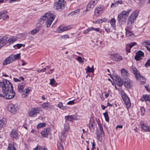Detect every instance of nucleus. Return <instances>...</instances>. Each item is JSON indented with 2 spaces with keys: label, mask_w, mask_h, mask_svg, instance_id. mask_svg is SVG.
<instances>
[{
  "label": "nucleus",
  "mask_w": 150,
  "mask_h": 150,
  "mask_svg": "<svg viewBox=\"0 0 150 150\" xmlns=\"http://www.w3.org/2000/svg\"><path fill=\"white\" fill-rule=\"evenodd\" d=\"M3 85L2 91L4 96L7 99H11L13 98L15 96L16 93L13 89L12 84L9 81H6L3 83H1Z\"/></svg>",
  "instance_id": "1"
},
{
  "label": "nucleus",
  "mask_w": 150,
  "mask_h": 150,
  "mask_svg": "<svg viewBox=\"0 0 150 150\" xmlns=\"http://www.w3.org/2000/svg\"><path fill=\"white\" fill-rule=\"evenodd\" d=\"M55 16L53 14L50 12L46 13L45 15L42 16V17L40 19L39 21L41 22L42 21V23H45L47 27H49L51 25Z\"/></svg>",
  "instance_id": "2"
},
{
  "label": "nucleus",
  "mask_w": 150,
  "mask_h": 150,
  "mask_svg": "<svg viewBox=\"0 0 150 150\" xmlns=\"http://www.w3.org/2000/svg\"><path fill=\"white\" fill-rule=\"evenodd\" d=\"M138 15V12L134 11L129 17L127 22V25L125 29H132L135 20Z\"/></svg>",
  "instance_id": "3"
},
{
  "label": "nucleus",
  "mask_w": 150,
  "mask_h": 150,
  "mask_svg": "<svg viewBox=\"0 0 150 150\" xmlns=\"http://www.w3.org/2000/svg\"><path fill=\"white\" fill-rule=\"evenodd\" d=\"M131 11V10L129 9L128 11H123L118 16L117 20L120 25L126 22Z\"/></svg>",
  "instance_id": "4"
},
{
  "label": "nucleus",
  "mask_w": 150,
  "mask_h": 150,
  "mask_svg": "<svg viewBox=\"0 0 150 150\" xmlns=\"http://www.w3.org/2000/svg\"><path fill=\"white\" fill-rule=\"evenodd\" d=\"M66 5V1L64 0H58L55 3L54 7L56 9L61 11Z\"/></svg>",
  "instance_id": "5"
},
{
  "label": "nucleus",
  "mask_w": 150,
  "mask_h": 150,
  "mask_svg": "<svg viewBox=\"0 0 150 150\" xmlns=\"http://www.w3.org/2000/svg\"><path fill=\"white\" fill-rule=\"evenodd\" d=\"M122 99L126 105L127 108H129L131 106V104L129 97L125 92H123L121 95Z\"/></svg>",
  "instance_id": "6"
},
{
  "label": "nucleus",
  "mask_w": 150,
  "mask_h": 150,
  "mask_svg": "<svg viewBox=\"0 0 150 150\" xmlns=\"http://www.w3.org/2000/svg\"><path fill=\"white\" fill-rule=\"evenodd\" d=\"M104 8L103 6L99 5L95 9L94 14L96 16H98L101 15L103 13Z\"/></svg>",
  "instance_id": "7"
},
{
  "label": "nucleus",
  "mask_w": 150,
  "mask_h": 150,
  "mask_svg": "<svg viewBox=\"0 0 150 150\" xmlns=\"http://www.w3.org/2000/svg\"><path fill=\"white\" fill-rule=\"evenodd\" d=\"M98 0H91L87 4L86 10L90 11L93 8L98 2Z\"/></svg>",
  "instance_id": "8"
},
{
  "label": "nucleus",
  "mask_w": 150,
  "mask_h": 150,
  "mask_svg": "<svg viewBox=\"0 0 150 150\" xmlns=\"http://www.w3.org/2000/svg\"><path fill=\"white\" fill-rule=\"evenodd\" d=\"M40 108L39 107L34 108L31 109L29 113L31 117H35L37 113H39Z\"/></svg>",
  "instance_id": "9"
},
{
  "label": "nucleus",
  "mask_w": 150,
  "mask_h": 150,
  "mask_svg": "<svg viewBox=\"0 0 150 150\" xmlns=\"http://www.w3.org/2000/svg\"><path fill=\"white\" fill-rule=\"evenodd\" d=\"M130 70L134 74L136 79H138V75H140V73L137 69L134 66H132L130 67Z\"/></svg>",
  "instance_id": "10"
},
{
  "label": "nucleus",
  "mask_w": 150,
  "mask_h": 150,
  "mask_svg": "<svg viewBox=\"0 0 150 150\" xmlns=\"http://www.w3.org/2000/svg\"><path fill=\"white\" fill-rule=\"evenodd\" d=\"M10 135L13 140L14 139H18V134L17 131L15 129L12 130L10 133Z\"/></svg>",
  "instance_id": "11"
},
{
  "label": "nucleus",
  "mask_w": 150,
  "mask_h": 150,
  "mask_svg": "<svg viewBox=\"0 0 150 150\" xmlns=\"http://www.w3.org/2000/svg\"><path fill=\"white\" fill-rule=\"evenodd\" d=\"M14 61L11 55H10L4 61L3 64V65H6L8 64L12 63Z\"/></svg>",
  "instance_id": "12"
},
{
  "label": "nucleus",
  "mask_w": 150,
  "mask_h": 150,
  "mask_svg": "<svg viewBox=\"0 0 150 150\" xmlns=\"http://www.w3.org/2000/svg\"><path fill=\"white\" fill-rule=\"evenodd\" d=\"M112 59L115 61L118 62L122 60L123 58L122 56L117 53L113 54L112 55Z\"/></svg>",
  "instance_id": "13"
},
{
  "label": "nucleus",
  "mask_w": 150,
  "mask_h": 150,
  "mask_svg": "<svg viewBox=\"0 0 150 150\" xmlns=\"http://www.w3.org/2000/svg\"><path fill=\"white\" fill-rule=\"evenodd\" d=\"M144 57V53L141 51H139L136 53L134 58L137 61H138L142 59L141 57Z\"/></svg>",
  "instance_id": "14"
},
{
  "label": "nucleus",
  "mask_w": 150,
  "mask_h": 150,
  "mask_svg": "<svg viewBox=\"0 0 150 150\" xmlns=\"http://www.w3.org/2000/svg\"><path fill=\"white\" fill-rule=\"evenodd\" d=\"M9 111L13 114H15L18 110L17 105H10L8 107Z\"/></svg>",
  "instance_id": "15"
},
{
  "label": "nucleus",
  "mask_w": 150,
  "mask_h": 150,
  "mask_svg": "<svg viewBox=\"0 0 150 150\" xmlns=\"http://www.w3.org/2000/svg\"><path fill=\"white\" fill-rule=\"evenodd\" d=\"M51 130L49 128H45L41 132L42 136L45 137H47L48 134H50Z\"/></svg>",
  "instance_id": "16"
},
{
  "label": "nucleus",
  "mask_w": 150,
  "mask_h": 150,
  "mask_svg": "<svg viewBox=\"0 0 150 150\" xmlns=\"http://www.w3.org/2000/svg\"><path fill=\"white\" fill-rule=\"evenodd\" d=\"M7 13V11L4 10L0 12V19H2L3 20L8 19L9 16L6 14Z\"/></svg>",
  "instance_id": "17"
},
{
  "label": "nucleus",
  "mask_w": 150,
  "mask_h": 150,
  "mask_svg": "<svg viewBox=\"0 0 150 150\" xmlns=\"http://www.w3.org/2000/svg\"><path fill=\"white\" fill-rule=\"evenodd\" d=\"M124 84L126 88H129L133 86V82L132 80H128L127 81H124Z\"/></svg>",
  "instance_id": "18"
},
{
  "label": "nucleus",
  "mask_w": 150,
  "mask_h": 150,
  "mask_svg": "<svg viewBox=\"0 0 150 150\" xmlns=\"http://www.w3.org/2000/svg\"><path fill=\"white\" fill-rule=\"evenodd\" d=\"M7 43L6 36H4L2 38H0V48L3 46Z\"/></svg>",
  "instance_id": "19"
},
{
  "label": "nucleus",
  "mask_w": 150,
  "mask_h": 150,
  "mask_svg": "<svg viewBox=\"0 0 150 150\" xmlns=\"http://www.w3.org/2000/svg\"><path fill=\"white\" fill-rule=\"evenodd\" d=\"M96 133L98 140L100 142H101L102 139V137L105 135L104 132H103V134L102 133H101V132H100V133L99 130H97Z\"/></svg>",
  "instance_id": "20"
},
{
  "label": "nucleus",
  "mask_w": 150,
  "mask_h": 150,
  "mask_svg": "<svg viewBox=\"0 0 150 150\" xmlns=\"http://www.w3.org/2000/svg\"><path fill=\"white\" fill-rule=\"evenodd\" d=\"M42 107L46 109L50 110L52 108V106L49 103H44L42 104Z\"/></svg>",
  "instance_id": "21"
},
{
  "label": "nucleus",
  "mask_w": 150,
  "mask_h": 150,
  "mask_svg": "<svg viewBox=\"0 0 150 150\" xmlns=\"http://www.w3.org/2000/svg\"><path fill=\"white\" fill-rule=\"evenodd\" d=\"M121 72L122 76L124 78H125L126 77H127L129 75V74L125 69L123 68L122 69Z\"/></svg>",
  "instance_id": "22"
},
{
  "label": "nucleus",
  "mask_w": 150,
  "mask_h": 150,
  "mask_svg": "<svg viewBox=\"0 0 150 150\" xmlns=\"http://www.w3.org/2000/svg\"><path fill=\"white\" fill-rule=\"evenodd\" d=\"M25 85V83L23 82L20 83L18 85V91L19 92H21L23 91Z\"/></svg>",
  "instance_id": "23"
},
{
  "label": "nucleus",
  "mask_w": 150,
  "mask_h": 150,
  "mask_svg": "<svg viewBox=\"0 0 150 150\" xmlns=\"http://www.w3.org/2000/svg\"><path fill=\"white\" fill-rule=\"evenodd\" d=\"M67 134V133L64 132H62L61 133V135L59 136V137L62 142L65 139Z\"/></svg>",
  "instance_id": "24"
},
{
  "label": "nucleus",
  "mask_w": 150,
  "mask_h": 150,
  "mask_svg": "<svg viewBox=\"0 0 150 150\" xmlns=\"http://www.w3.org/2000/svg\"><path fill=\"white\" fill-rule=\"evenodd\" d=\"M94 123L95 122L93 119L92 118H90L89 124V128L90 129H94L93 128V127Z\"/></svg>",
  "instance_id": "25"
},
{
  "label": "nucleus",
  "mask_w": 150,
  "mask_h": 150,
  "mask_svg": "<svg viewBox=\"0 0 150 150\" xmlns=\"http://www.w3.org/2000/svg\"><path fill=\"white\" fill-rule=\"evenodd\" d=\"M141 128L143 129L144 130L146 131L150 132V127L148 126L147 125L143 124L142 125L141 123Z\"/></svg>",
  "instance_id": "26"
},
{
  "label": "nucleus",
  "mask_w": 150,
  "mask_h": 150,
  "mask_svg": "<svg viewBox=\"0 0 150 150\" xmlns=\"http://www.w3.org/2000/svg\"><path fill=\"white\" fill-rule=\"evenodd\" d=\"M6 119L5 118H3L0 120V129L4 125L6 124Z\"/></svg>",
  "instance_id": "27"
},
{
  "label": "nucleus",
  "mask_w": 150,
  "mask_h": 150,
  "mask_svg": "<svg viewBox=\"0 0 150 150\" xmlns=\"http://www.w3.org/2000/svg\"><path fill=\"white\" fill-rule=\"evenodd\" d=\"M126 30V35L127 37L131 36L133 35L131 29H125Z\"/></svg>",
  "instance_id": "28"
},
{
  "label": "nucleus",
  "mask_w": 150,
  "mask_h": 150,
  "mask_svg": "<svg viewBox=\"0 0 150 150\" xmlns=\"http://www.w3.org/2000/svg\"><path fill=\"white\" fill-rule=\"evenodd\" d=\"M40 30V28L37 27L35 29L31 31L30 32L31 33V34L32 35H34L38 33Z\"/></svg>",
  "instance_id": "29"
},
{
  "label": "nucleus",
  "mask_w": 150,
  "mask_h": 150,
  "mask_svg": "<svg viewBox=\"0 0 150 150\" xmlns=\"http://www.w3.org/2000/svg\"><path fill=\"white\" fill-rule=\"evenodd\" d=\"M51 66H47L45 68L37 70V71L38 73H40L41 72H44L46 71L47 70H48L50 68Z\"/></svg>",
  "instance_id": "30"
},
{
  "label": "nucleus",
  "mask_w": 150,
  "mask_h": 150,
  "mask_svg": "<svg viewBox=\"0 0 150 150\" xmlns=\"http://www.w3.org/2000/svg\"><path fill=\"white\" fill-rule=\"evenodd\" d=\"M69 128V125L68 124H65L64 125V130L62 132L67 133L68 132V130Z\"/></svg>",
  "instance_id": "31"
},
{
  "label": "nucleus",
  "mask_w": 150,
  "mask_h": 150,
  "mask_svg": "<svg viewBox=\"0 0 150 150\" xmlns=\"http://www.w3.org/2000/svg\"><path fill=\"white\" fill-rule=\"evenodd\" d=\"M6 40H7V42H8L10 44L11 43H13L16 41V39H15L13 38H10L9 39H8L7 37Z\"/></svg>",
  "instance_id": "32"
},
{
  "label": "nucleus",
  "mask_w": 150,
  "mask_h": 150,
  "mask_svg": "<svg viewBox=\"0 0 150 150\" xmlns=\"http://www.w3.org/2000/svg\"><path fill=\"white\" fill-rule=\"evenodd\" d=\"M20 54H18L15 55L11 54L14 61L18 59L20 57Z\"/></svg>",
  "instance_id": "33"
},
{
  "label": "nucleus",
  "mask_w": 150,
  "mask_h": 150,
  "mask_svg": "<svg viewBox=\"0 0 150 150\" xmlns=\"http://www.w3.org/2000/svg\"><path fill=\"white\" fill-rule=\"evenodd\" d=\"M111 25L113 28L115 27V20L114 18H112L110 21Z\"/></svg>",
  "instance_id": "34"
},
{
  "label": "nucleus",
  "mask_w": 150,
  "mask_h": 150,
  "mask_svg": "<svg viewBox=\"0 0 150 150\" xmlns=\"http://www.w3.org/2000/svg\"><path fill=\"white\" fill-rule=\"evenodd\" d=\"M103 115H104V117L105 118V120L107 122H108L109 120V117L108 112H105V113H103Z\"/></svg>",
  "instance_id": "35"
},
{
  "label": "nucleus",
  "mask_w": 150,
  "mask_h": 150,
  "mask_svg": "<svg viewBox=\"0 0 150 150\" xmlns=\"http://www.w3.org/2000/svg\"><path fill=\"white\" fill-rule=\"evenodd\" d=\"M94 71V70L93 69V67H92L91 68H90L88 66L87 67V70L86 71L88 72H93Z\"/></svg>",
  "instance_id": "36"
},
{
  "label": "nucleus",
  "mask_w": 150,
  "mask_h": 150,
  "mask_svg": "<svg viewBox=\"0 0 150 150\" xmlns=\"http://www.w3.org/2000/svg\"><path fill=\"white\" fill-rule=\"evenodd\" d=\"M13 80L16 82H20L21 80L23 81L24 80V78L23 77L21 76L19 79L14 78H13Z\"/></svg>",
  "instance_id": "37"
},
{
  "label": "nucleus",
  "mask_w": 150,
  "mask_h": 150,
  "mask_svg": "<svg viewBox=\"0 0 150 150\" xmlns=\"http://www.w3.org/2000/svg\"><path fill=\"white\" fill-rule=\"evenodd\" d=\"M98 126L99 127L100 130V132H101V133H103V132H104V131L103 130L102 125L101 123H100L98 122Z\"/></svg>",
  "instance_id": "38"
},
{
  "label": "nucleus",
  "mask_w": 150,
  "mask_h": 150,
  "mask_svg": "<svg viewBox=\"0 0 150 150\" xmlns=\"http://www.w3.org/2000/svg\"><path fill=\"white\" fill-rule=\"evenodd\" d=\"M46 123H39L37 126V129H40L41 127H45L46 125Z\"/></svg>",
  "instance_id": "39"
},
{
  "label": "nucleus",
  "mask_w": 150,
  "mask_h": 150,
  "mask_svg": "<svg viewBox=\"0 0 150 150\" xmlns=\"http://www.w3.org/2000/svg\"><path fill=\"white\" fill-rule=\"evenodd\" d=\"M8 148L10 150H16L13 146V144H9Z\"/></svg>",
  "instance_id": "40"
},
{
  "label": "nucleus",
  "mask_w": 150,
  "mask_h": 150,
  "mask_svg": "<svg viewBox=\"0 0 150 150\" xmlns=\"http://www.w3.org/2000/svg\"><path fill=\"white\" fill-rule=\"evenodd\" d=\"M57 146L59 150H63L64 149L63 146L61 142L57 144Z\"/></svg>",
  "instance_id": "41"
},
{
  "label": "nucleus",
  "mask_w": 150,
  "mask_h": 150,
  "mask_svg": "<svg viewBox=\"0 0 150 150\" xmlns=\"http://www.w3.org/2000/svg\"><path fill=\"white\" fill-rule=\"evenodd\" d=\"M144 99H145V101H149L150 102V96L149 95H144Z\"/></svg>",
  "instance_id": "42"
},
{
  "label": "nucleus",
  "mask_w": 150,
  "mask_h": 150,
  "mask_svg": "<svg viewBox=\"0 0 150 150\" xmlns=\"http://www.w3.org/2000/svg\"><path fill=\"white\" fill-rule=\"evenodd\" d=\"M71 28V27L70 26H63V29L64 31H66L67 30H69Z\"/></svg>",
  "instance_id": "43"
},
{
  "label": "nucleus",
  "mask_w": 150,
  "mask_h": 150,
  "mask_svg": "<svg viewBox=\"0 0 150 150\" xmlns=\"http://www.w3.org/2000/svg\"><path fill=\"white\" fill-rule=\"evenodd\" d=\"M145 110L144 107L141 108H140V111L141 115L142 116H143L145 112Z\"/></svg>",
  "instance_id": "44"
},
{
  "label": "nucleus",
  "mask_w": 150,
  "mask_h": 150,
  "mask_svg": "<svg viewBox=\"0 0 150 150\" xmlns=\"http://www.w3.org/2000/svg\"><path fill=\"white\" fill-rule=\"evenodd\" d=\"M23 46V44H18L16 45H14L13 46V47L15 48V49L17 47V49H19L21 48Z\"/></svg>",
  "instance_id": "45"
},
{
  "label": "nucleus",
  "mask_w": 150,
  "mask_h": 150,
  "mask_svg": "<svg viewBox=\"0 0 150 150\" xmlns=\"http://www.w3.org/2000/svg\"><path fill=\"white\" fill-rule=\"evenodd\" d=\"M93 28H89L88 29L84 30L83 33L84 34H86L88 33L91 30V29H93Z\"/></svg>",
  "instance_id": "46"
},
{
  "label": "nucleus",
  "mask_w": 150,
  "mask_h": 150,
  "mask_svg": "<svg viewBox=\"0 0 150 150\" xmlns=\"http://www.w3.org/2000/svg\"><path fill=\"white\" fill-rule=\"evenodd\" d=\"M115 7L117 6L119 4H122V0H119L116 1L115 3Z\"/></svg>",
  "instance_id": "47"
},
{
  "label": "nucleus",
  "mask_w": 150,
  "mask_h": 150,
  "mask_svg": "<svg viewBox=\"0 0 150 150\" xmlns=\"http://www.w3.org/2000/svg\"><path fill=\"white\" fill-rule=\"evenodd\" d=\"M137 44V43L136 42H134L130 43L129 44V47L130 48H132V47L134 45H136Z\"/></svg>",
  "instance_id": "48"
},
{
  "label": "nucleus",
  "mask_w": 150,
  "mask_h": 150,
  "mask_svg": "<svg viewBox=\"0 0 150 150\" xmlns=\"http://www.w3.org/2000/svg\"><path fill=\"white\" fill-rule=\"evenodd\" d=\"M80 10L79 9H77L73 11H72L71 12V14H78Z\"/></svg>",
  "instance_id": "49"
},
{
  "label": "nucleus",
  "mask_w": 150,
  "mask_h": 150,
  "mask_svg": "<svg viewBox=\"0 0 150 150\" xmlns=\"http://www.w3.org/2000/svg\"><path fill=\"white\" fill-rule=\"evenodd\" d=\"M145 65L146 67H147L149 66H150V59H148Z\"/></svg>",
  "instance_id": "50"
},
{
  "label": "nucleus",
  "mask_w": 150,
  "mask_h": 150,
  "mask_svg": "<svg viewBox=\"0 0 150 150\" xmlns=\"http://www.w3.org/2000/svg\"><path fill=\"white\" fill-rule=\"evenodd\" d=\"M77 60L78 61L79 63L83 62V59H82L81 57L79 56L78 57Z\"/></svg>",
  "instance_id": "51"
},
{
  "label": "nucleus",
  "mask_w": 150,
  "mask_h": 150,
  "mask_svg": "<svg viewBox=\"0 0 150 150\" xmlns=\"http://www.w3.org/2000/svg\"><path fill=\"white\" fill-rule=\"evenodd\" d=\"M42 148V146H40L37 145L35 148L33 149V150H40Z\"/></svg>",
  "instance_id": "52"
},
{
  "label": "nucleus",
  "mask_w": 150,
  "mask_h": 150,
  "mask_svg": "<svg viewBox=\"0 0 150 150\" xmlns=\"http://www.w3.org/2000/svg\"><path fill=\"white\" fill-rule=\"evenodd\" d=\"M66 119L68 121H71L73 119V118L72 116L69 115L67 117Z\"/></svg>",
  "instance_id": "53"
},
{
  "label": "nucleus",
  "mask_w": 150,
  "mask_h": 150,
  "mask_svg": "<svg viewBox=\"0 0 150 150\" xmlns=\"http://www.w3.org/2000/svg\"><path fill=\"white\" fill-rule=\"evenodd\" d=\"M56 32L59 33L62 32V31L61 26H60L56 30Z\"/></svg>",
  "instance_id": "54"
},
{
  "label": "nucleus",
  "mask_w": 150,
  "mask_h": 150,
  "mask_svg": "<svg viewBox=\"0 0 150 150\" xmlns=\"http://www.w3.org/2000/svg\"><path fill=\"white\" fill-rule=\"evenodd\" d=\"M55 82V81L54 79H51L50 82V84L51 85H54Z\"/></svg>",
  "instance_id": "55"
},
{
  "label": "nucleus",
  "mask_w": 150,
  "mask_h": 150,
  "mask_svg": "<svg viewBox=\"0 0 150 150\" xmlns=\"http://www.w3.org/2000/svg\"><path fill=\"white\" fill-rule=\"evenodd\" d=\"M116 83L117 85L120 87L122 86L123 84V82L122 81L119 82H117Z\"/></svg>",
  "instance_id": "56"
},
{
  "label": "nucleus",
  "mask_w": 150,
  "mask_h": 150,
  "mask_svg": "<svg viewBox=\"0 0 150 150\" xmlns=\"http://www.w3.org/2000/svg\"><path fill=\"white\" fill-rule=\"evenodd\" d=\"M149 40H146V41H143L142 42V44L143 45H144V44H145V45H149Z\"/></svg>",
  "instance_id": "57"
},
{
  "label": "nucleus",
  "mask_w": 150,
  "mask_h": 150,
  "mask_svg": "<svg viewBox=\"0 0 150 150\" xmlns=\"http://www.w3.org/2000/svg\"><path fill=\"white\" fill-rule=\"evenodd\" d=\"M57 106L60 109H63V106L62 103L61 102L59 103L58 104Z\"/></svg>",
  "instance_id": "58"
},
{
  "label": "nucleus",
  "mask_w": 150,
  "mask_h": 150,
  "mask_svg": "<svg viewBox=\"0 0 150 150\" xmlns=\"http://www.w3.org/2000/svg\"><path fill=\"white\" fill-rule=\"evenodd\" d=\"M116 77L117 79L116 80V83L122 81L121 79L118 76H117Z\"/></svg>",
  "instance_id": "59"
},
{
  "label": "nucleus",
  "mask_w": 150,
  "mask_h": 150,
  "mask_svg": "<svg viewBox=\"0 0 150 150\" xmlns=\"http://www.w3.org/2000/svg\"><path fill=\"white\" fill-rule=\"evenodd\" d=\"M74 103V100L70 101L68 102L67 103V105H72Z\"/></svg>",
  "instance_id": "60"
},
{
  "label": "nucleus",
  "mask_w": 150,
  "mask_h": 150,
  "mask_svg": "<svg viewBox=\"0 0 150 150\" xmlns=\"http://www.w3.org/2000/svg\"><path fill=\"white\" fill-rule=\"evenodd\" d=\"M91 28H93L91 29V30H94L97 32H98L100 30L99 28H95L93 27H91Z\"/></svg>",
  "instance_id": "61"
},
{
  "label": "nucleus",
  "mask_w": 150,
  "mask_h": 150,
  "mask_svg": "<svg viewBox=\"0 0 150 150\" xmlns=\"http://www.w3.org/2000/svg\"><path fill=\"white\" fill-rule=\"evenodd\" d=\"M29 90L28 88H25L23 91V92H24L26 94H27L29 92Z\"/></svg>",
  "instance_id": "62"
},
{
  "label": "nucleus",
  "mask_w": 150,
  "mask_h": 150,
  "mask_svg": "<svg viewBox=\"0 0 150 150\" xmlns=\"http://www.w3.org/2000/svg\"><path fill=\"white\" fill-rule=\"evenodd\" d=\"M138 79H139V78L142 79L143 80H144L145 79V78L143 76L141 75L140 74V75H138Z\"/></svg>",
  "instance_id": "63"
},
{
  "label": "nucleus",
  "mask_w": 150,
  "mask_h": 150,
  "mask_svg": "<svg viewBox=\"0 0 150 150\" xmlns=\"http://www.w3.org/2000/svg\"><path fill=\"white\" fill-rule=\"evenodd\" d=\"M69 38V35H63L62 36V38L63 39H65V38Z\"/></svg>",
  "instance_id": "64"
}]
</instances>
